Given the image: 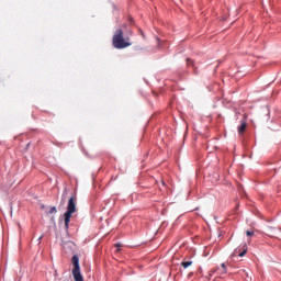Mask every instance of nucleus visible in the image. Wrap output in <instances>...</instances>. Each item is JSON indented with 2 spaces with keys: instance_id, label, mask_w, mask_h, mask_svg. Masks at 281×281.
Wrapping results in <instances>:
<instances>
[{
  "instance_id": "f257e3e1",
  "label": "nucleus",
  "mask_w": 281,
  "mask_h": 281,
  "mask_svg": "<svg viewBox=\"0 0 281 281\" xmlns=\"http://www.w3.org/2000/svg\"><path fill=\"white\" fill-rule=\"evenodd\" d=\"M112 45L114 49H126L133 43H131V37H124V31L122 29H117L112 37Z\"/></svg>"
},
{
  "instance_id": "f03ea898",
  "label": "nucleus",
  "mask_w": 281,
  "mask_h": 281,
  "mask_svg": "<svg viewBox=\"0 0 281 281\" xmlns=\"http://www.w3.org/2000/svg\"><path fill=\"white\" fill-rule=\"evenodd\" d=\"M72 263V278L75 281H85V277H82V272H80V258L78 255H74L71 258Z\"/></svg>"
},
{
  "instance_id": "7ed1b4c3",
  "label": "nucleus",
  "mask_w": 281,
  "mask_h": 281,
  "mask_svg": "<svg viewBox=\"0 0 281 281\" xmlns=\"http://www.w3.org/2000/svg\"><path fill=\"white\" fill-rule=\"evenodd\" d=\"M247 244H243L234 250L231 257L236 258V256H239V258H244V256L247 254Z\"/></svg>"
},
{
  "instance_id": "20e7f679",
  "label": "nucleus",
  "mask_w": 281,
  "mask_h": 281,
  "mask_svg": "<svg viewBox=\"0 0 281 281\" xmlns=\"http://www.w3.org/2000/svg\"><path fill=\"white\" fill-rule=\"evenodd\" d=\"M66 212H76V195L69 198Z\"/></svg>"
},
{
  "instance_id": "39448f33",
  "label": "nucleus",
  "mask_w": 281,
  "mask_h": 281,
  "mask_svg": "<svg viewBox=\"0 0 281 281\" xmlns=\"http://www.w3.org/2000/svg\"><path fill=\"white\" fill-rule=\"evenodd\" d=\"M186 63H187L188 67H192L193 68L194 76H199V70H196V66L194 65V60H192V58L188 57L186 59Z\"/></svg>"
},
{
  "instance_id": "423d86ee",
  "label": "nucleus",
  "mask_w": 281,
  "mask_h": 281,
  "mask_svg": "<svg viewBox=\"0 0 281 281\" xmlns=\"http://www.w3.org/2000/svg\"><path fill=\"white\" fill-rule=\"evenodd\" d=\"M71 214H74V213L72 212H66L64 214V223H65L66 229H69V223H71Z\"/></svg>"
},
{
  "instance_id": "0eeeda50",
  "label": "nucleus",
  "mask_w": 281,
  "mask_h": 281,
  "mask_svg": "<svg viewBox=\"0 0 281 281\" xmlns=\"http://www.w3.org/2000/svg\"><path fill=\"white\" fill-rule=\"evenodd\" d=\"M245 128H247V122L241 121L240 125L237 127L238 134L243 135L245 133Z\"/></svg>"
},
{
  "instance_id": "6e6552de",
  "label": "nucleus",
  "mask_w": 281,
  "mask_h": 281,
  "mask_svg": "<svg viewBox=\"0 0 281 281\" xmlns=\"http://www.w3.org/2000/svg\"><path fill=\"white\" fill-rule=\"evenodd\" d=\"M192 263L193 262L191 260L186 261V259H184V260H182V262L180 265H181V267H183V269H188V267H192Z\"/></svg>"
},
{
  "instance_id": "1a4fd4ad",
  "label": "nucleus",
  "mask_w": 281,
  "mask_h": 281,
  "mask_svg": "<svg viewBox=\"0 0 281 281\" xmlns=\"http://www.w3.org/2000/svg\"><path fill=\"white\" fill-rule=\"evenodd\" d=\"M263 113H266V120L269 121V117L271 115V111L269 110V106L263 108Z\"/></svg>"
},
{
  "instance_id": "9d476101",
  "label": "nucleus",
  "mask_w": 281,
  "mask_h": 281,
  "mask_svg": "<svg viewBox=\"0 0 281 281\" xmlns=\"http://www.w3.org/2000/svg\"><path fill=\"white\" fill-rule=\"evenodd\" d=\"M239 194H240V196H243L244 199H247V191H245V188L239 187Z\"/></svg>"
},
{
  "instance_id": "9b49d317",
  "label": "nucleus",
  "mask_w": 281,
  "mask_h": 281,
  "mask_svg": "<svg viewBox=\"0 0 281 281\" xmlns=\"http://www.w3.org/2000/svg\"><path fill=\"white\" fill-rule=\"evenodd\" d=\"M221 268L222 269H217V271H220L221 274L227 273V266H225V263H222Z\"/></svg>"
},
{
  "instance_id": "f8f14e48",
  "label": "nucleus",
  "mask_w": 281,
  "mask_h": 281,
  "mask_svg": "<svg viewBox=\"0 0 281 281\" xmlns=\"http://www.w3.org/2000/svg\"><path fill=\"white\" fill-rule=\"evenodd\" d=\"M276 228L273 227H268L267 232L269 234V236H271L272 238L276 237V233L273 232Z\"/></svg>"
},
{
  "instance_id": "ddd939ff",
  "label": "nucleus",
  "mask_w": 281,
  "mask_h": 281,
  "mask_svg": "<svg viewBox=\"0 0 281 281\" xmlns=\"http://www.w3.org/2000/svg\"><path fill=\"white\" fill-rule=\"evenodd\" d=\"M144 50L145 48L139 45L134 46V52H144Z\"/></svg>"
},
{
  "instance_id": "4468645a",
  "label": "nucleus",
  "mask_w": 281,
  "mask_h": 281,
  "mask_svg": "<svg viewBox=\"0 0 281 281\" xmlns=\"http://www.w3.org/2000/svg\"><path fill=\"white\" fill-rule=\"evenodd\" d=\"M52 144L54 146H57L58 148H60V146H63V143L58 142V140H52Z\"/></svg>"
},
{
  "instance_id": "2eb2a0df",
  "label": "nucleus",
  "mask_w": 281,
  "mask_h": 281,
  "mask_svg": "<svg viewBox=\"0 0 281 281\" xmlns=\"http://www.w3.org/2000/svg\"><path fill=\"white\" fill-rule=\"evenodd\" d=\"M229 102H232V101L227 100V98H224V99H223V104H224V106H227V104H229Z\"/></svg>"
},
{
  "instance_id": "dca6fc26",
  "label": "nucleus",
  "mask_w": 281,
  "mask_h": 281,
  "mask_svg": "<svg viewBox=\"0 0 281 281\" xmlns=\"http://www.w3.org/2000/svg\"><path fill=\"white\" fill-rule=\"evenodd\" d=\"M115 247H116V251H121L120 247H122V245L120 243L115 244Z\"/></svg>"
},
{
  "instance_id": "f3484780",
  "label": "nucleus",
  "mask_w": 281,
  "mask_h": 281,
  "mask_svg": "<svg viewBox=\"0 0 281 281\" xmlns=\"http://www.w3.org/2000/svg\"><path fill=\"white\" fill-rule=\"evenodd\" d=\"M48 212H57L56 206H52Z\"/></svg>"
},
{
  "instance_id": "a211bd4d",
  "label": "nucleus",
  "mask_w": 281,
  "mask_h": 281,
  "mask_svg": "<svg viewBox=\"0 0 281 281\" xmlns=\"http://www.w3.org/2000/svg\"><path fill=\"white\" fill-rule=\"evenodd\" d=\"M246 235H247V236H254V232L247 231V232H246Z\"/></svg>"
},
{
  "instance_id": "6ab92c4d",
  "label": "nucleus",
  "mask_w": 281,
  "mask_h": 281,
  "mask_svg": "<svg viewBox=\"0 0 281 281\" xmlns=\"http://www.w3.org/2000/svg\"><path fill=\"white\" fill-rule=\"evenodd\" d=\"M40 209L41 210H45V205L44 204H40Z\"/></svg>"
},
{
  "instance_id": "aec40b11",
  "label": "nucleus",
  "mask_w": 281,
  "mask_h": 281,
  "mask_svg": "<svg viewBox=\"0 0 281 281\" xmlns=\"http://www.w3.org/2000/svg\"><path fill=\"white\" fill-rule=\"evenodd\" d=\"M191 212H199V207H195L194 210H191Z\"/></svg>"
},
{
  "instance_id": "412c9836",
  "label": "nucleus",
  "mask_w": 281,
  "mask_h": 281,
  "mask_svg": "<svg viewBox=\"0 0 281 281\" xmlns=\"http://www.w3.org/2000/svg\"><path fill=\"white\" fill-rule=\"evenodd\" d=\"M112 8L113 10H117V8L115 7V4L112 3Z\"/></svg>"
},
{
  "instance_id": "4be33fe9",
  "label": "nucleus",
  "mask_w": 281,
  "mask_h": 281,
  "mask_svg": "<svg viewBox=\"0 0 281 281\" xmlns=\"http://www.w3.org/2000/svg\"><path fill=\"white\" fill-rule=\"evenodd\" d=\"M161 183H162L164 188H166V181L162 180Z\"/></svg>"
},
{
  "instance_id": "5701e85b",
  "label": "nucleus",
  "mask_w": 281,
  "mask_h": 281,
  "mask_svg": "<svg viewBox=\"0 0 281 281\" xmlns=\"http://www.w3.org/2000/svg\"><path fill=\"white\" fill-rule=\"evenodd\" d=\"M130 23H131V25H133V23H134L133 19H130Z\"/></svg>"
},
{
  "instance_id": "b1692460",
  "label": "nucleus",
  "mask_w": 281,
  "mask_h": 281,
  "mask_svg": "<svg viewBox=\"0 0 281 281\" xmlns=\"http://www.w3.org/2000/svg\"><path fill=\"white\" fill-rule=\"evenodd\" d=\"M139 32H140V34H142V36L144 37V36H145V35H144V31L139 30Z\"/></svg>"
},
{
  "instance_id": "393cba45",
  "label": "nucleus",
  "mask_w": 281,
  "mask_h": 281,
  "mask_svg": "<svg viewBox=\"0 0 281 281\" xmlns=\"http://www.w3.org/2000/svg\"><path fill=\"white\" fill-rule=\"evenodd\" d=\"M30 144H31V143H27V144H26V148H30Z\"/></svg>"
},
{
  "instance_id": "a878e982",
  "label": "nucleus",
  "mask_w": 281,
  "mask_h": 281,
  "mask_svg": "<svg viewBox=\"0 0 281 281\" xmlns=\"http://www.w3.org/2000/svg\"><path fill=\"white\" fill-rule=\"evenodd\" d=\"M65 192H67V188H65V191H64V193H65Z\"/></svg>"
},
{
  "instance_id": "bb28decb",
  "label": "nucleus",
  "mask_w": 281,
  "mask_h": 281,
  "mask_svg": "<svg viewBox=\"0 0 281 281\" xmlns=\"http://www.w3.org/2000/svg\"><path fill=\"white\" fill-rule=\"evenodd\" d=\"M154 95H158L157 93H154Z\"/></svg>"
},
{
  "instance_id": "cd10ccee",
  "label": "nucleus",
  "mask_w": 281,
  "mask_h": 281,
  "mask_svg": "<svg viewBox=\"0 0 281 281\" xmlns=\"http://www.w3.org/2000/svg\"><path fill=\"white\" fill-rule=\"evenodd\" d=\"M160 42V40L158 38V43Z\"/></svg>"
}]
</instances>
